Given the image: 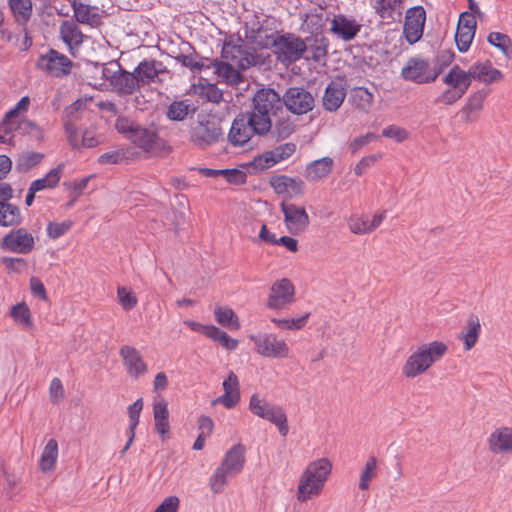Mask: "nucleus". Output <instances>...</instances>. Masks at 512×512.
Here are the masks:
<instances>
[{
	"mask_svg": "<svg viewBox=\"0 0 512 512\" xmlns=\"http://www.w3.org/2000/svg\"><path fill=\"white\" fill-rule=\"evenodd\" d=\"M448 345L441 340L423 343L411 350L401 366V374L406 379H415L429 371L448 353Z\"/></svg>",
	"mask_w": 512,
	"mask_h": 512,
	"instance_id": "nucleus-1",
	"label": "nucleus"
},
{
	"mask_svg": "<svg viewBox=\"0 0 512 512\" xmlns=\"http://www.w3.org/2000/svg\"><path fill=\"white\" fill-rule=\"evenodd\" d=\"M333 463L327 457L310 461L299 476L296 498L307 502L319 497L332 473Z\"/></svg>",
	"mask_w": 512,
	"mask_h": 512,
	"instance_id": "nucleus-2",
	"label": "nucleus"
},
{
	"mask_svg": "<svg viewBox=\"0 0 512 512\" xmlns=\"http://www.w3.org/2000/svg\"><path fill=\"white\" fill-rule=\"evenodd\" d=\"M246 463V447L235 444L224 454L222 461L209 478V486L214 494L222 493L230 478L240 474Z\"/></svg>",
	"mask_w": 512,
	"mask_h": 512,
	"instance_id": "nucleus-3",
	"label": "nucleus"
},
{
	"mask_svg": "<svg viewBox=\"0 0 512 512\" xmlns=\"http://www.w3.org/2000/svg\"><path fill=\"white\" fill-rule=\"evenodd\" d=\"M249 410L253 415L274 424L282 437L288 435V418L281 406L270 404L264 397L255 393L249 399Z\"/></svg>",
	"mask_w": 512,
	"mask_h": 512,
	"instance_id": "nucleus-4",
	"label": "nucleus"
},
{
	"mask_svg": "<svg viewBox=\"0 0 512 512\" xmlns=\"http://www.w3.org/2000/svg\"><path fill=\"white\" fill-rule=\"evenodd\" d=\"M102 75L120 94L131 95L141 88L135 72L124 70L118 62L103 66Z\"/></svg>",
	"mask_w": 512,
	"mask_h": 512,
	"instance_id": "nucleus-5",
	"label": "nucleus"
},
{
	"mask_svg": "<svg viewBox=\"0 0 512 512\" xmlns=\"http://www.w3.org/2000/svg\"><path fill=\"white\" fill-rule=\"evenodd\" d=\"M249 339L255 344V351L263 357L285 359L290 354L287 342L274 333L252 334Z\"/></svg>",
	"mask_w": 512,
	"mask_h": 512,
	"instance_id": "nucleus-6",
	"label": "nucleus"
},
{
	"mask_svg": "<svg viewBox=\"0 0 512 512\" xmlns=\"http://www.w3.org/2000/svg\"><path fill=\"white\" fill-rule=\"evenodd\" d=\"M401 76L407 81L426 84L435 81L438 72L430 66L428 60L421 57H412L402 67Z\"/></svg>",
	"mask_w": 512,
	"mask_h": 512,
	"instance_id": "nucleus-7",
	"label": "nucleus"
},
{
	"mask_svg": "<svg viewBox=\"0 0 512 512\" xmlns=\"http://www.w3.org/2000/svg\"><path fill=\"white\" fill-rule=\"evenodd\" d=\"M295 301V286L288 278L278 279L272 283L266 306L271 310L281 311Z\"/></svg>",
	"mask_w": 512,
	"mask_h": 512,
	"instance_id": "nucleus-8",
	"label": "nucleus"
},
{
	"mask_svg": "<svg viewBox=\"0 0 512 512\" xmlns=\"http://www.w3.org/2000/svg\"><path fill=\"white\" fill-rule=\"evenodd\" d=\"M273 45L277 60L283 63L299 60L306 51L305 42L292 34L279 36L274 40Z\"/></svg>",
	"mask_w": 512,
	"mask_h": 512,
	"instance_id": "nucleus-9",
	"label": "nucleus"
},
{
	"mask_svg": "<svg viewBox=\"0 0 512 512\" xmlns=\"http://www.w3.org/2000/svg\"><path fill=\"white\" fill-rule=\"evenodd\" d=\"M2 250L16 253L29 254L35 248V237L25 228L12 229L0 242Z\"/></svg>",
	"mask_w": 512,
	"mask_h": 512,
	"instance_id": "nucleus-10",
	"label": "nucleus"
},
{
	"mask_svg": "<svg viewBox=\"0 0 512 512\" xmlns=\"http://www.w3.org/2000/svg\"><path fill=\"white\" fill-rule=\"evenodd\" d=\"M119 355L127 375L138 380L148 373V364L142 353L136 347L131 345H122L119 349Z\"/></svg>",
	"mask_w": 512,
	"mask_h": 512,
	"instance_id": "nucleus-11",
	"label": "nucleus"
},
{
	"mask_svg": "<svg viewBox=\"0 0 512 512\" xmlns=\"http://www.w3.org/2000/svg\"><path fill=\"white\" fill-rule=\"evenodd\" d=\"M280 207L284 216V224L290 234L298 235L306 231L310 218L305 207L285 202Z\"/></svg>",
	"mask_w": 512,
	"mask_h": 512,
	"instance_id": "nucleus-12",
	"label": "nucleus"
},
{
	"mask_svg": "<svg viewBox=\"0 0 512 512\" xmlns=\"http://www.w3.org/2000/svg\"><path fill=\"white\" fill-rule=\"evenodd\" d=\"M283 103L293 114H306L314 108V97L301 87H290L283 96Z\"/></svg>",
	"mask_w": 512,
	"mask_h": 512,
	"instance_id": "nucleus-13",
	"label": "nucleus"
},
{
	"mask_svg": "<svg viewBox=\"0 0 512 512\" xmlns=\"http://www.w3.org/2000/svg\"><path fill=\"white\" fill-rule=\"evenodd\" d=\"M37 65L56 77L65 76L70 73L72 68L71 60L64 54L51 49L46 54L41 55Z\"/></svg>",
	"mask_w": 512,
	"mask_h": 512,
	"instance_id": "nucleus-14",
	"label": "nucleus"
},
{
	"mask_svg": "<svg viewBox=\"0 0 512 512\" xmlns=\"http://www.w3.org/2000/svg\"><path fill=\"white\" fill-rule=\"evenodd\" d=\"M426 22V12L422 6L409 8L406 12L403 33L410 44L420 40Z\"/></svg>",
	"mask_w": 512,
	"mask_h": 512,
	"instance_id": "nucleus-15",
	"label": "nucleus"
},
{
	"mask_svg": "<svg viewBox=\"0 0 512 512\" xmlns=\"http://www.w3.org/2000/svg\"><path fill=\"white\" fill-rule=\"evenodd\" d=\"M223 136L218 124L211 121H200L191 129V141L199 147H207L219 141Z\"/></svg>",
	"mask_w": 512,
	"mask_h": 512,
	"instance_id": "nucleus-16",
	"label": "nucleus"
},
{
	"mask_svg": "<svg viewBox=\"0 0 512 512\" xmlns=\"http://www.w3.org/2000/svg\"><path fill=\"white\" fill-rule=\"evenodd\" d=\"M489 93V89L481 88L472 92L467 97L466 102L460 110V117L463 123L471 124L480 118Z\"/></svg>",
	"mask_w": 512,
	"mask_h": 512,
	"instance_id": "nucleus-17",
	"label": "nucleus"
},
{
	"mask_svg": "<svg viewBox=\"0 0 512 512\" xmlns=\"http://www.w3.org/2000/svg\"><path fill=\"white\" fill-rule=\"evenodd\" d=\"M476 19L473 14L463 12L460 14L456 33L455 42L460 52L469 50L476 32Z\"/></svg>",
	"mask_w": 512,
	"mask_h": 512,
	"instance_id": "nucleus-18",
	"label": "nucleus"
},
{
	"mask_svg": "<svg viewBox=\"0 0 512 512\" xmlns=\"http://www.w3.org/2000/svg\"><path fill=\"white\" fill-rule=\"evenodd\" d=\"M30 107V98L28 96L22 97L17 104L6 112L2 122L0 123V142L4 143L7 136L16 131L17 122L21 115L25 114Z\"/></svg>",
	"mask_w": 512,
	"mask_h": 512,
	"instance_id": "nucleus-19",
	"label": "nucleus"
},
{
	"mask_svg": "<svg viewBox=\"0 0 512 512\" xmlns=\"http://www.w3.org/2000/svg\"><path fill=\"white\" fill-rule=\"evenodd\" d=\"M270 185L277 195L287 198L301 196L305 190V183L302 179L284 174L271 177Z\"/></svg>",
	"mask_w": 512,
	"mask_h": 512,
	"instance_id": "nucleus-20",
	"label": "nucleus"
},
{
	"mask_svg": "<svg viewBox=\"0 0 512 512\" xmlns=\"http://www.w3.org/2000/svg\"><path fill=\"white\" fill-rule=\"evenodd\" d=\"M386 213L374 214L371 219L367 215L352 214L348 218L349 231L354 235H365L375 231L385 220Z\"/></svg>",
	"mask_w": 512,
	"mask_h": 512,
	"instance_id": "nucleus-21",
	"label": "nucleus"
},
{
	"mask_svg": "<svg viewBox=\"0 0 512 512\" xmlns=\"http://www.w3.org/2000/svg\"><path fill=\"white\" fill-rule=\"evenodd\" d=\"M487 445L492 454H512V427L495 428L487 438Z\"/></svg>",
	"mask_w": 512,
	"mask_h": 512,
	"instance_id": "nucleus-22",
	"label": "nucleus"
},
{
	"mask_svg": "<svg viewBox=\"0 0 512 512\" xmlns=\"http://www.w3.org/2000/svg\"><path fill=\"white\" fill-rule=\"evenodd\" d=\"M471 80L485 85L501 82L504 74L489 61H478L469 67Z\"/></svg>",
	"mask_w": 512,
	"mask_h": 512,
	"instance_id": "nucleus-23",
	"label": "nucleus"
},
{
	"mask_svg": "<svg viewBox=\"0 0 512 512\" xmlns=\"http://www.w3.org/2000/svg\"><path fill=\"white\" fill-rule=\"evenodd\" d=\"M224 393L213 400V404H221L227 409H232L238 405L241 399L240 383L237 375L230 371L222 383Z\"/></svg>",
	"mask_w": 512,
	"mask_h": 512,
	"instance_id": "nucleus-24",
	"label": "nucleus"
},
{
	"mask_svg": "<svg viewBox=\"0 0 512 512\" xmlns=\"http://www.w3.org/2000/svg\"><path fill=\"white\" fill-rule=\"evenodd\" d=\"M59 35L60 39L67 46L69 53L75 57L85 38L78 24L71 20H64L60 24Z\"/></svg>",
	"mask_w": 512,
	"mask_h": 512,
	"instance_id": "nucleus-25",
	"label": "nucleus"
},
{
	"mask_svg": "<svg viewBox=\"0 0 512 512\" xmlns=\"http://www.w3.org/2000/svg\"><path fill=\"white\" fill-rule=\"evenodd\" d=\"M252 103L255 110H260L271 116L280 109L281 98L274 89L261 88L254 94Z\"/></svg>",
	"mask_w": 512,
	"mask_h": 512,
	"instance_id": "nucleus-26",
	"label": "nucleus"
},
{
	"mask_svg": "<svg viewBox=\"0 0 512 512\" xmlns=\"http://www.w3.org/2000/svg\"><path fill=\"white\" fill-rule=\"evenodd\" d=\"M346 97V87L343 80L331 81L323 94L322 104L326 111L336 112L343 104Z\"/></svg>",
	"mask_w": 512,
	"mask_h": 512,
	"instance_id": "nucleus-27",
	"label": "nucleus"
},
{
	"mask_svg": "<svg viewBox=\"0 0 512 512\" xmlns=\"http://www.w3.org/2000/svg\"><path fill=\"white\" fill-rule=\"evenodd\" d=\"M153 419L155 431L162 441L170 437L169 409L164 398L155 399L153 402Z\"/></svg>",
	"mask_w": 512,
	"mask_h": 512,
	"instance_id": "nucleus-28",
	"label": "nucleus"
},
{
	"mask_svg": "<svg viewBox=\"0 0 512 512\" xmlns=\"http://www.w3.org/2000/svg\"><path fill=\"white\" fill-rule=\"evenodd\" d=\"M371 5L385 23H393L402 16L403 0H371Z\"/></svg>",
	"mask_w": 512,
	"mask_h": 512,
	"instance_id": "nucleus-29",
	"label": "nucleus"
},
{
	"mask_svg": "<svg viewBox=\"0 0 512 512\" xmlns=\"http://www.w3.org/2000/svg\"><path fill=\"white\" fill-rule=\"evenodd\" d=\"M222 58L237 65L241 69L250 67L253 63V56L249 54L242 45L225 41L221 51Z\"/></svg>",
	"mask_w": 512,
	"mask_h": 512,
	"instance_id": "nucleus-30",
	"label": "nucleus"
},
{
	"mask_svg": "<svg viewBox=\"0 0 512 512\" xmlns=\"http://www.w3.org/2000/svg\"><path fill=\"white\" fill-rule=\"evenodd\" d=\"M253 134L255 132L247 122L245 114H241L232 122L228 140L233 146H243L251 139Z\"/></svg>",
	"mask_w": 512,
	"mask_h": 512,
	"instance_id": "nucleus-31",
	"label": "nucleus"
},
{
	"mask_svg": "<svg viewBox=\"0 0 512 512\" xmlns=\"http://www.w3.org/2000/svg\"><path fill=\"white\" fill-rule=\"evenodd\" d=\"M72 7L74 16L79 23L87 24L91 27L100 24L103 11L97 6H91L81 1H74Z\"/></svg>",
	"mask_w": 512,
	"mask_h": 512,
	"instance_id": "nucleus-32",
	"label": "nucleus"
},
{
	"mask_svg": "<svg viewBox=\"0 0 512 512\" xmlns=\"http://www.w3.org/2000/svg\"><path fill=\"white\" fill-rule=\"evenodd\" d=\"M163 71L162 63L156 60H143L134 69L140 87L155 82Z\"/></svg>",
	"mask_w": 512,
	"mask_h": 512,
	"instance_id": "nucleus-33",
	"label": "nucleus"
},
{
	"mask_svg": "<svg viewBox=\"0 0 512 512\" xmlns=\"http://www.w3.org/2000/svg\"><path fill=\"white\" fill-rule=\"evenodd\" d=\"M360 29L361 24L344 15L335 16L331 22V31L345 41L353 39L360 32Z\"/></svg>",
	"mask_w": 512,
	"mask_h": 512,
	"instance_id": "nucleus-34",
	"label": "nucleus"
},
{
	"mask_svg": "<svg viewBox=\"0 0 512 512\" xmlns=\"http://www.w3.org/2000/svg\"><path fill=\"white\" fill-rule=\"evenodd\" d=\"M443 82L451 88L466 93L472 80L469 75V70L465 71L458 65H454L443 77Z\"/></svg>",
	"mask_w": 512,
	"mask_h": 512,
	"instance_id": "nucleus-35",
	"label": "nucleus"
},
{
	"mask_svg": "<svg viewBox=\"0 0 512 512\" xmlns=\"http://www.w3.org/2000/svg\"><path fill=\"white\" fill-rule=\"evenodd\" d=\"M333 159L323 157L309 163L305 169V178L310 182H318L326 178L332 171Z\"/></svg>",
	"mask_w": 512,
	"mask_h": 512,
	"instance_id": "nucleus-36",
	"label": "nucleus"
},
{
	"mask_svg": "<svg viewBox=\"0 0 512 512\" xmlns=\"http://www.w3.org/2000/svg\"><path fill=\"white\" fill-rule=\"evenodd\" d=\"M481 333V323L477 316H470L459 339L463 342L465 351H470L477 343Z\"/></svg>",
	"mask_w": 512,
	"mask_h": 512,
	"instance_id": "nucleus-37",
	"label": "nucleus"
},
{
	"mask_svg": "<svg viewBox=\"0 0 512 512\" xmlns=\"http://www.w3.org/2000/svg\"><path fill=\"white\" fill-rule=\"evenodd\" d=\"M350 104L363 113H368L374 102V95L365 87H354L349 95Z\"/></svg>",
	"mask_w": 512,
	"mask_h": 512,
	"instance_id": "nucleus-38",
	"label": "nucleus"
},
{
	"mask_svg": "<svg viewBox=\"0 0 512 512\" xmlns=\"http://www.w3.org/2000/svg\"><path fill=\"white\" fill-rule=\"evenodd\" d=\"M215 321L222 327L237 331L241 328L239 317L229 306L216 305L213 311Z\"/></svg>",
	"mask_w": 512,
	"mask_h": 512,
	"instance_id": "nucleus-39",
	"label": "nucleus"
},
{
	"mask_svg": "<svg viewBox=\"0 0 512 512\" xmlns=\"http://www.w3.org/2000/svg\"><path fill=\"white\" fill-rule=\"evenodd\" d=\"M22 222L21 211L18 206L0 201V226L17 227Z\"/></svg>",
	"mask_w": 512,
	"mask_h": 512,
	"instance_id": "nucleus-40",
	"label": "nucleus"
},
{
	"mask_svg": "<svg viewBox=\"0 0 512 512\" xmlns=\"http://www.w3.org/2000/svg\"><path fill=\"white\" fill-rule=\"evenodd\" d=\"M245 116L255 134L266 135L271 130L272 121L270 115L252 108V111Z\"/></svg>",
	"mask_w": 512,
	"mask_h": 512,
	"instance_id": "nucleus-41",
	"label": "nucleus"
},
{
	"mask_svg": "<svg viewBox=\"0 0 512 512\" xmlns=\"http://www.w3.org/2000/svg\"><path fill=\"white\" fill-rule=\"evenodd\" d=\"M378 470V459L375 456H369L360 471L359 490L367 491L370 489L371 482L378 476Z\"/></svg>",
	"mask_w": 512,
	"mask_h": 512,
	"instance_id": "nucleus-42",
	"label": "nucleus"
},
{
	"mask_svg": "<svg viewBox=\"0 0 512 512\" xmlns=\"http://www.w3.org/2000/svg\"><path fill=\"white\" fill-rule=\"evenodd\" d=\"M59 454L58 442L50 439L41 454L39 467L42 472H51L55 469Z\"/></svg>",
	"mask_w": 512,
	"mask_h": 512,
	"instance_id": "nucleus-43",
	"label": "nucleus"
},
{
	"mask_svg": "<svg viewBox=\"0 0 512 512\" xmlns=\"http://www.w3.org/2000/svg\"><path fill=\"white\" fill-rule=\"evenodd\" d=\"M65 168L64 163L58 164L55 168L51 169L43 178L34 180L30 185L37 191L55 188L63 175Z\"/></svg>",
	"mask_w": 512,
	"mask_h": 512,
	"instance_id": "nucleus-44",
	"label": "nucleus"
},
{
	"mask_svg": "<svg viewBox=\"0 0 512 512\" xmlns=\"http://www.w3.org/2000/svg\"><path fill=\"white\" fill-rule=\"evenodd\" d=\"M213 66L215 74L225 83L230 85H238L240 82H242L241 74L232 66V64L216 61Z\"/></svg>",
	"mask_w": 512,
	"mask_h": 512,
	"instance_id": "nucleus-45",
	"label": "nucleus"
},
{
	"mask_svg": "<svg viewBox=\"0 0 512 512\" xmlns=\"http://www.w3.org/2000/svg\"><path fill=\"white\" fill-rule=\"evenodd\" d=\"M129 140L139 148L149 151L154 146L156 134L149 129L137 126L135 131L130 134Z\"/></svg>",
	"mask_w": 512,
	"mask_h": 512,
	"instance_id": "nucleus-46",
	"label": "nucleus"
},
{
	"mask_svg": "<svg viewBox=\"0 0 512 512\" xmlns=\"http://www.w3.org/2000/svg\"><path fill=\"white\" fill-rule=\"evenodd\" d=\"M194 92L202 99L213 103H219L223 98V93L217 85L207 81L201 80L198 84L194 85Z\"/></svg>",
	"mask_w": 512,
	"mask_h": 512,
	"instance_id": "nucleus-47",
	"label": "nucleus"
},
{
	"mask_svg": "<svg viewBox=\"0 0 512 512\" xmlns=\"http://www.w3.org/2000/svg\"><path fill=\"white\" fill-rule=\"evenodd\" d=\"M310 318V312L297 318H272L271 322L281 330L296 331L303 329Z\"/></svg>",
	"mask_w": 512,
	"mask_h": 512,
	"instance_id": "nucleus-48",
	"label": "nucleus"
},
{
	"mask_svg": "<svg viewBox=\"0 0 512 512\" xmlns=\"http://www.w3.org/2000/svg\"><path fill=\"white\" fill-rule=\"evenodd\" d=\"M487 41L494 47L498 48L506 57L512 55V40L501 32H491L487 37Z\"/></svg>",
	"mask_w": 512,
	"mask_h": 512,
	"instance_id": "nucleus-49",
	"label": "nucleus"
},
{
	"mask_svg": "<svg viewBox=\"0 0 512 512\" xmlns=\"http://www.w3.org/2000/svg\"><path fill=\"white\" fill-rule=\"evenodd\" d=\"M117 300L124 311H131L138 304L136 294L126 286L117 287Z\"/></svg>",
	"mask_w": 512,
	"mask_h": 512,
	"instance_id": "nucleus-50",
	"label": "nucleus"
},
{
	"mask_svg": "<svg viewBox=\"0 0 512 512\" xmlns=\"http://www.w3.org/2000/svg\"><path fill=\"white\" fill-rule=\"evenodd\" d=\"M11 10L18 22H26L32 14L31 0H9Z\"/></svg>",
	"mask_w": 512,
	"mask_h": 512,
	"instance_id": "nucleus-51",
	"label": "nucleus"
},
{
	"mask_svg": "<svg viewBox=\"0 0 512 512\" xmlns=\"http://www.w3.org/2000/svg\"><path fill=\"white\" fill-rule=\"evenodd\" d=\"M210 339L218 342L224 349L228 351L236 350L239 345V341L237 339L232 338L227 332L216 326L210 335Z\"/></svg>",
	"mask_w": 512,
	"mask_h": 512,
	"instance_id": "nucleus-52",
	"label": "nucleus"
},
{
	"mask_svg": "<svg viewBox=\"0 0 512 512\" xmlns=\"http://www.w3.org/2000/svg\"><path fill=\"white\" fill-rule=\"evenodd\" d=\"M43 159V154L39 152H25L17 159V168L20 171H28Z\"/></svg>",
	"mask_w": 512,
	"mask_h": 512,
	"instance_id": "nucleus-53",
	"label": "nucleus"
},
{
	"mask_svg": "<svg viewBox=\"0 0 512 512\" xmlns=\"http://www.w3.org/2000/svg\"><path fill=\"white\" fill-rule=\"evenodd\" d=\"M11 316L16 323L24 327H30L32 325L30 310L25 303L13 306L11 309Z\"/></svg>",
	"mask_w": 512,
	"mask_h": 512,
	"instance_id": "nucleus-54",
	"label": "nucleus"
},
{
	"mask_svg": "<svg viewBox=\"0 0 512 512\" xmlns=\"http://www.w3.org/2000/svg\"><path fill=\"white\" fill-rule=\"evenodd\" d=\"M73 226L71 220H64L62 222H49L47 224L46 232L49 238L56 240L65 235Z\"/></svg>",
	"mask_w": 512,
	"mask_h": 512,
	"instance_id": "nucleus-55",
	"label": "nucleus"
},
{
	"mask_svg": "<svg viewBox=\"0 0 512 512\" xmlns=\"http://www.w3.org/2000/svg\"><path fill=\"white\" fill-rule=\"evenodd\" d=\"M190 111V106L185 101H175L168 107L167 117L174 121H182Z\"/></svg>",
	"mask_w": 512,
	"mask_h": 512,
	"instance_id": "nucleus-56",
	"label": "nucleus"
},
{
	"mask_svg": "<svg viewBox=\"0 0 512 512\" xmlns=\"http://www.w3.org/2000/svg\"><path fill=\"white\" fill-rule=\"evenodd\" d=\"M276 161L274 156L270 151H266L258 156H256L250 163L249 166L253 167L255 170L263 171L269 169L276 165Z\"/></svg>",
	"mask_w": 512,
	"mask_h": 512,
	"instance_id": "nucleus-57",
	"label": "nucleus"
},
{
	"mask_svg": "<svg viewBox=\"0 0 512 512\" xmlns=\"http://www.w3.org/2000/svg\"><path fill=\"white\" fill-rule=\"evenodd\" d=\"M296 144L293 142H287L281 144L271 150L276 163H280L289 159L296 152Z\"/></svg>",
	"mask_w": 512,
	"mask_h": 512,
	"instance_id": "nucleus-58",
	"label": "nucleus"
},
{
	"mask_svg": "<svg viewBox=\"0 0 512 512\" xmlns=\"http://www.w3.org/2000/svg\"><path fill=\"white\" fill-rule=\"evenodd\" d=\"M16 130L36 139H41L43 136L42 129L35 122L28 119H21L20 122H17Z\"/></svg>",
	"mask_w": 512,
	"mask_h": 512,
	"instance_id": "nucleus-59",
	"label": "nucleus"
},
{
	"mask_svg": "<svg viewBox=\"0 0 512 512\" xmlns=\"http://www.w3.org/2000/svg\"><path fill=\"white\" fill-rule=\"evenodd\" d=\"M143 399L138 398L133 404L129 405L127 408L128 418H129V425L127 429H134L136 430L139 420H140V414L143 410Z\"/></svg>",
	"mask_w": 512,
	"mask_h": 512,
	"instance_id": "nucleus-60",
	"label": "nucleus"
},
{
	"mask_svg": "<svg viewBox=\"0 0 512 512\" xmlns=\"http://www.w3.org/2000/svg\"><path fill=\"white\" fill-rule=\"evenodd\" d=\"M382 135L384 137L394 139L395 141L401 143L409 138V132L399 126L389 125L383 129Z\"/></svg>",
	"mask_w": 512,
	"mask_h": 512,
	"instance_id": "nucleus-61",
	"label": "nucleus"
},
{
	"mask_svg": "<svg viewBox=\"0 0 512 512\" xmlns=\"http://www.w3.org/2000/svg\"><path fill=\"white\" fill-rule=\"evenodd\" d=\"M64 395L65 392L62 381L57 377L53 378L49 386V396L51 402L54 404L60 403L64 399Z\"/></svg>",
	"mask_w": 512,
	"mask_h": 512,
	"instance_id": "nucleus-62",
	"label": "nucleus"
},
{
	"mask_svg": "<svg viewBox=\"0 0 512 512\" xmlns=\"http://www.w3.org/2000/svg\"><path fill=\"white\" fill-rule=\"evenodd\" d=\"M226 181L233 185H243L246 183L247 175L243 170L233 168V169H223L222 175Z\"/></svg>",
	"mask_w": 512,
	"mask_h": 512,
	"instance_id": "nucleus-63",
	"label": "nucleus"
},
{
	"mask_svg": "<svg viewBox=\"0 0 512 512\" xmlns=\"http://www.w3.org/2000/svg\"><path fill=\"white\" fill-rule=\"evenodd\" d=\"M180 500L177 496L166 497L154 512H178Z\"/></svg>",
	"mask_w": 512,
	"mask_h": 512,
	"instance_id": "nucleus-64",
	"label": "nucleus"
}]
</instances>
